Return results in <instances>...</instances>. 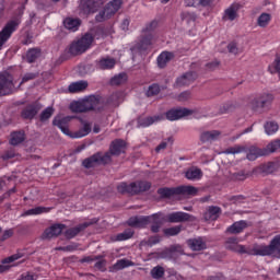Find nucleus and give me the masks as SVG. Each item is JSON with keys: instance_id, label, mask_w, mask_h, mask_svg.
I'll list each match as a JSON object with an SVG mask.
<instances>
[{"instance_id": "obj_1", "label": "nucleus", "mask_w": 280, "mask_h": 280, "mask_svg": "<svg viewBox=\"0 0 280 280\" xmlns=\"http://www.w3.org/2000/svg\"><path fill=\"white\" fill-rule=\"evenodd\" d=\"M120 93L112 94L107 101L104 100L101 95H90L83 101L73 102L70 104V109L72 113H89L95 110V113H102L106 110V106H119Z\"/></svg>"}, {"instance_id": "obj_2", "label": "nucleus", "mask_w": 280, "mask_h": 280, "mask_svg": "<svg viewBox=\"0 0 280 280\" xmlns=\"http://www.w3.org/2000/svg\"><path fill=\"white\" fill-rule=\"evenodd\" d=\"M104 30L103 28H94L89 33H85L80 39L77 42H72L69 47V54L71 56H80L84 54V51L91 49V45H93V40H100V38H104Z\"/></svg>"}, {"instance_id": "obj_3", "label": "nucleus", "mask_w": 280, "mask_h": 280, "mask_svg": "<svg viewBox=\"0 0 280 280\" xmlns=\"http://www.w3.org/2000/svg\"><path fill=\"white\" fill-rule=\"evenodd\" d=\"M161 218V212L147 217H131L127 221V224L128 226H132L133 229H145L148 224H151V233H159L161 231V228L163 226Z\"/></svg>"}, {"instance_id": "obj_4", "label": "nucleus", "mask_w": 280, "mask_h": 280, "mask_svg": "<svg viewBox=\"0 0 280 280\" xmlns=\"http://www.w3.org/2000/svg\"><path fill=\"white\" fill-rule=\"evenodd\" d=\"M254 256L256 257H275L280 259V234L276 235L269 243L254 244Z\"/></svg>"}, {"instance_id": "obj_5", "label": "nucleus", "mask_w": 280, "mask_h": 280, "mask_svg": "<svg viewBox=\"0 0 280 280\" xmlns=\"http://www.w3.org/2000/svg\"><path fill=\"white\" fill-rule=\"evenodd\" d=\"M241 152H246L248 161H257L259 156H268V150L266 148H259L252 145L248 149L244 145L236 144L234 147H230L224 151V154H241Z\"/></svg>"}, {"instance_id": "obj_6", "label": "nucleus", "mask_w": 280, "mask_h": 280, "mask_svg": "<svg viewBox=\"0 0 280 280\" xmlns=\"http://www.w3.org/2000/svg\"><path fill=\"white\" fill-rule=\"evenodd\" d=\"M159 27V22L153 20L143 28L142 34L136 44V49L139 51H147L152 47V40H154V30Z\"/></svg>"}, {"instance_id": "obj_7", "label": "nucleus", "mask_w": 280, "mask_h": 280, "mask_svg": "<svg viewBox=\"0 0 280 280\" xmlns=\"http://www.w3.org/2000/svg\"><path fill=\"white\" fill-rule=\"evenodd\" d=\"M152 184L145 180H137L133 183L122 182L118 184L117 191L118 194H128L129 196H138V194H143V191H149Z\"/></svg>"}, {"instance_id": "obj_8", "label": "nucleus", "mask_w": 280, "mask_h": 280, "mask_svg": "<svg viewBox=\"0 0 280 280\" xmlns=\"http://www.w3.org/2000/svg\"><path fill=\"white\" fill-rule=\"evenodd\" d=\"M224 248L231 250L232 253H237L238 255H252L255 256V244L253 245H240L237 236L228 237L224 241Z\"/></svg>"}, {"instance_id": "obj_9", "label": "nucleus", "mask_w": 280, "mask_h": 280, "mask_svg": "<svg viewBox=\"0 0 280 280\" xmlns=\"http://www.w3.org/2000/svg\"><path fill=\"white\" fill-rule=\"evenodd\" d=\"M158 194L162 198H172V196H196L198 188L194 186H179L176 188H159Z\"/></svg>"}, {"instance_id": "obj_10", "label": "nucleus", "mask_w": 280, "mask_h": 280, "mask_svg": "<svg viewBox=\"0 0 280 280\" xmlns=\"http://www.w3.org/2000/svg\"><path fill=\"white\" fill-rule=\"evenodd\" d=\"M110 153L96 152L92 156L83 160L82 165L85 170H91V167H97V165H108L112 163Z\"/></svg>"}, {"instance_id": "obj_11", "label": "nucleus", "mask_w": 280, "mask_h": 280, "mask_svg": "<svg viewBox=\"0 0 280 280\" xmlns=\"http://www.w3.org/2000/svg\"><path fill=\"white\" fill-rule=\"evenodd\" d=\"M14 91V77L8 72H0V97L12 94Z\"/></svg>"}, {"instance_id": "obj_12", "label": "nucleus", "mask_w": 280, "mask_h": 280, "mask_svg": "<svg viewBox=\"0 0 280 280\" xmlns=\"http://www.w3.org/2000/svg\"><path fill=\"white\" fill-rule=\"evenodd\" d=\"M21 25V20H11L5 24V26L0 32V51L3 49V45L10 40V37L14 32H16V28Z\"/></svg>"}, {"instance_id": "obj_13", "label": "nucleus", "mask_w": 280, "mask_h": 280, "mask_svg": "<svg viewBox=\"0 0 280 280\" xmlns=\"http://www.w3.org/2000/svg\"><path fill=\"white\" fill-rule=\"evenodd\" d=\"M161 222H168L170 224H178L180 222H189L191 221V218H194L191 214L183 212V211H177V212H171L166 215L161 212Z\"/></svg>"}, {"instance_id": "obj_14", "label": "nucleus", "mask_w": 280, "mask_h": 280, "mask_svg": "<svg viewBox=\"0 0 280 280\" xmlns=\"http://www.w3.org/2000/svg\"><path fill=\"white\" fill-rule=\"evenodd\" d=\"M102 5H104V0H81L79 11L81 14H95Z\"/></svg>"}, {"instance_id": "obj_15", "label": "nucleus", "mask_w": 280, "mask_h": 280, "mask_svg": "<svg viewBox=\"0 0 280 280\" xmlns=\"http://www.w3.org/2000/svg\"><path fill=\"white\" fill-rule=\"evenodd\" d=\"M71 119H73V117L71 116H56L52 120V126H57V128H60L63 135L72 137L73 133H71V131L69 130V124L71 122Z\"/></svg>"}, {"instance_id": "obj_16", "label": "nucleus", "mask_w": 280, "mask_h": 280, "mask_svg": "<svg viewBox=\"0 0 280 280\" xmlns=\"http://www.w3.org/2000/svg\"><path fill=\"white\" fill-rule=\"evenodd\" d=\"M194 112L187 108H173L166 112V119L168 121H177V119H183V117H188V115H192Z\"/></svg>"}, {"instance_id": "obj_17", "label": "nucleus", "mask_w": 280, "mask_h": 280, "mask_svg": "<svg viewBox=\"0 0 280 280\" xmlns=\"http://www.w3.org/2000/svg\"><path fill=\"white\" fill-rule=\"evenodd\" d=\"M65 229H67V225L62 223L52 224L44 231L42 237L43 240H51L54 237H58V235H60Z\"/></svg>"}, {"instance_id": "obj_18", "label": "nucleus", "mask_w": 280, "mask_h": 280, "mask_svg": "<svg viewBox=\"0 0 280 280\" xmlns=\"http://www.w3.org/2000/svg\"><path fill=\"white\" fill-rule=\"evenodd\" d=\"M273 101L275 96L272 94H262L260 97L255 98L252 105L254 110H259V108H268Z\"/></svg>"}, {"instance_id": "obj_19", "label": "nucleus", "mask_w": 280, "mask_h": 280, "mask_svg": "<svg viewBox=\"0 0 280 280\" xmlns=\"http://www.w3.org/2000/svg\"><path fill=\"white\" fill-rule=\"evenodd\" d=\"M121 152H126V141L116 139L112 142L109 151L105 152V154H109V159L113 160L112 156H119Z\"/></svg>"}, {"instance_id": "obj_20", "label": "nucleus", "mask_w": 280, "mask_h": 280, "mask_svg": "<svg viewBox=\"0 0 280 280\" xmlns=\"http://www.w3.org/2000/svg\"><path fill=\"white\" fill-rule=\"evenodd\" d=\"M42 106L38 103L27 105L21 112L22 119H34L40 112Z\"/></svg>"}, {"instance_id": "obj_21", "label": "nucleus", "mask_w": 280, "mask_h": 280, "mask_svg": "<svg viewBox=\"0 0 280 280\" xmlns=\"http://www.w3.org/2000/svg\"><path fill=\"white\" fill-rule=\"evenodd\" d=\"M24 254L19 252L16 254H13L4 259L1 260L0 264V275H3V272L10 271V268H12V265L8 264H13V261H19V259L23 258Z\"/></svg>"}, {"instance_id": "obj_22", "label": "nucleus", "mask_w": 280, "mask_h": 280, "mask_svg": "<svg viewBox=\"0 0 280 280\" xmlns=\"http://www.w3.org/2000/svg\"><path fill=\"white\" fill-rule=\"evenodd\" d=\"M198 79V73L194 71H188L184 73L182 77L176 79V86H189V84H194Z\"/></svg>"}, {"instance_id": "obj_23", "label": "nucleus", "mask_w": 280, "mask_h": 280, "mask_svg": "<svg viewBox=\"0 0 280 280\" xmlns=\"http://www.w3.org/2000/svg\"><path fill=\"white\" fill-rule=\"evenodd\" d=\"M93 224V222H84L81 223L74 228H70L65 232V235L67 237V240H73V237H75L77 235H80V233H82V231H85V229H89V226H91Z\"/></svg>"}, {"instance_id": "obj_24", "label": "nucleus", "mask_w": 280, "mask_h": 280, "mask_svg": "<svg viewBox=\"0 0 280 280\" xmlns=\"http://www.w3.org/2000/svg\"><path fill=\"white\" fill-rule=\"evenodd\" d=\"M245 229H248V222L244 220L236 221L226 229L225 233H229L230 235H240V233H244Z\"/></svg>"}, {"instance_id": "obj_25", "label": "nucleus", "mask_w": 280, "mask_h": 280, "mask_svg": "<svg viewBox=\"0 0 280 280\" xmlns=\"http://www.w3.org/2000/svg\"><path fill=\"white\" fill-rule=\"evenodd\" d=\"M80 25H82V20L79 18L69 16L63 20V27L69 30V32H78V30H80Z\"/></svg>"}, {"instance_id": "obj_26", "label": "nucleus", "mask_w": 280, "mask_h": 280, "mask_svg": "<svg viewBox=\"0 0 280 280\" xmlns=\"http://www.w3.org/2000/svg\"><path fill=\"white\" fill-rule=\"evenodd\" d=\"M114 14H117V11H115V9L107 3L104 10L95 16V20L97 23H103V21H107V19H110V16H114Z\"/></svg>"}, {"instance_id": "obj_27", "label": "nucleus", "mask_w": 280, "mask_h": 280, "mask_svg": "<svg viewBox=\"0 0 280 280\" xmlns=\"http://www.w3.org/2000/svg\"><path fill=\"white\" fill-rule=\"evenodd\" d=\"M237 12H240V4H231L223 14V21H235L237 18Z\"/></svg>"}, {"instance_id": "obj_28", "label": "nucleus", "mask_w": 280, "mask_h": 280, "mask_svg": "<svg viewBox=\"0 0 280 280\" xmlns=\"http://www.w3.org/2000/svg\"><path fill=\"white\" fill-rule=\"evenodd\" d=\"M222 214V208L218 206H210L207 212L203 214L206 221L212 220L215 221Z\"/></svg>"}, {"instance_id": "obj_29", "label": "nucleus", "mask_w": 280, "mask_h": 280, "mask_svg": "<svg viewBox=\"0 0 280 280\" xmlns=\"http://www.w3.org/2000/svg\"><path fill=\"white\" fill-rule=\"evenodd\" d=\"M220 135L222 133L218 130L203 131L200 135V141L201 143H211V141H218V139H220Z\"/></svg>"}, {"instance_id": "obj_30", "label": "nucleus", "mask_w": 280, "mask_h": 280, "mask_svg": "<svg viewBox=\"0 0 280 280\" xmlns=\"http://www.w3.org/2000/svg\"><path fill=\"white\" fill-rule=\"evenodd\" d=\"M25 141V131L24 130H18L12 131L10 135L9 143L11 145H21Z\"/></svg>"}, {"instance_id": "obj_31", "label": "nucleus", "mask_w": 280, "mask_h": 280, "mask_svg": "<svg viewBox=\"0 0 280 280\" xmlns=\"http://www.w3.org/2000/svg\"><path fill=\"white\" fill-rule=\"evenodd\" d=\"M187 245L192 249V250H205L207 248V243L202 241V237L198 238H189L187 241Z\"/></svg>"}, {"instance_id": "obj_32", "label": "nucleus", "mask_w": 280, "mask_h": 280, "mask_svg": "<svg viewBox=\"0 0 280 280\" xmlns=\"http://www.w3.org/2000/svg\"><path fill=\"white\" fill-rule=\"evenodd\" d=\"M115 65H117V61L114 58L106 57L100 59L97 67L102 69V71H106L107 69H114Z\"/></svg>"}, {"instance_id": "obj_33", "label": "nucleus", "mask_w": 280, "mask_h": 280, "mask_svg": "<svg viewBox=\"0 0 280 280\" xmlns=\"http://www.w3.org/2000/svg\"><path fill=\"white\" fill-rule=\"evenodd\" d=\"M173 58H174V52H170V51L162 52L158 57V67H160V69H165V67H167V62H170V60H173Z\"/></svg>"}, {"instance_id": "obj_34", "label": "nucleus", "mask_w": 280, "mask_h": 280, "mask_svg": "<svg viewBox=\"0 0 280 280\" xmlns=\"http://www.w3.org/2000/svg\"><path fill=\"white\" fill-rule=\"evenodd\" d=\"M89 88V82L86 81H78L71 83L68 88L69 93H82V91H86Z\"/></svg>"}, {"instance_id": "obj_35", "label": "nucleus", "mask_w": 280, "mask_h": 280, "mask_svg": "<svg viewBox=\"0 0 280 280\" xmlns=\"http://www.w3.org/2000/svg\"><path fill=\"white\" fill-rule=\"evenodd\" d=\"M185 176L188 180H200L202 178V170L192 166L187 170Z\"/></svg>"}, {"instance_id": "obj_36", "label": "nucleus", "mask_w": 280, "mask_h": 280, "mask_svg": "<svg viewBox=\"0 0 280 280\" xmlns=\"http://www.w3.org/2000/svg\"><path fill=\"white\" fill-rule=\"evenodd\" d=\"M91 132V124L89 122H83V127L72 133L71 138L72 139H82V137H86Z\"/></svg>"}, {"instance_id": "obj_37", "label": "nucleus", "mask_w": 280, "mask_h": 280, "mask_svg": "<svg viewBox=\"0 0 280 280\" xmlns=\"http://www.w3.org/2000/svg\"><path fill=\"white\" fill-rule=\"evenodd\" d=\"M49 211H51V208H47V207H36V208H32L30 210H26L23 215H40L42 213H49Z\"/></svg>"}, {"instance_id": "obj_38", "label": "nucleus", "mask_w": 280, "mask_h": 280, "mask_svg": "<svg viewBox=\"0 0 280 280\" xmlns=\"http://www.w3.org/2000/svg\"><path fill=\"white\" fill-rule=\"evenodd\" d=\"M126 82H128V74L124 72L115 75L110 80L112 86H121V84H126Z\"/></svg>"}, {"instance_id": "obj_39", "label": "nucleus", "mask_w": 280, "mask_h": 280, "mask_svg": "<svg viewBox=\"0 0 280 280\" xmlns=\"http://www.w3.org/2000/svg\"><path fill=\"white\" fill-rule=\"evenodd\" d=\"M270 21H272V15L270 13H261L257 19V25L259 27H268Z\"/></svg>"}, {"instance_id": "obj_40", "label": "nucleus", "mask_w": 280, "mask_h": 280, "mask_svg": "<svg viewBox=\"0 0 280 280\" xmlns=\"http://www.w3.org/2000/svg\"><path fill=\"white\" fill-rule=\"evenodd\" d=\"M183 231V225H175L172 228H166L163 230V234L165 237H175V235H179V233Z\"/></svg>"}, {"instance_id": "obj_41", "label": "nucleus", "mask_w": 280, "mask_h": 280, "mask_svg": "<svg viewBox=\"0 0 280 280\" xmlns=\"http://www.w3.org/2000/svg\"><path fill=\"white\" fill-rule=\"evenodd\" d=\"M40 58V49L38 48H32L26 52V60L27 62H36Z\"/></svg>"}, {"instance_id": "obj_42", "label": "nucleus", "mask_w": 280, "mask_h": 280, "mask_svg": "<svg viewBox=\"0 0 280 280\" xmlns=\"http://www.w3.org/2000/svg\"><path fill=\"white\" fill-rule=\"evenodd\" d=\"M159 116H149L145 118H139L138 119V125L141 126V128H148V126H152L154 121H159Z\"/></svg>"}, {"instance_id": "obj_43", "label": "nucleus", "mask_w": 280, "mask_h": 280, "mask_svg": "<svg viewBox=\"0 0 280 280\" xmlns=\"http://www.w3.org/2000/svg\"><path fill=\"white\" fill-rule=\"evenodd\" d=\"M257 172L258 174H272V172H275V162L261 164L258 166Z\"/></svg>"}, {"instance_id": "obj_44", "label": "nucleus", "mask_w": 280, "mask_h": 280, "mask_svg": "<svg viewBox=\"0 0 280 280\" xmlns=\"http://www.w3.org/2000/svg\"><path fill=\"white\" fill-rule=\"evenodd\" d=\"M267 150V156L268 154H272L275 152H280V139H276L271 141L266 148Z\"/></svg>"}, {"instance_id": "obj_45", "label": "nucleus", "mask_w": 280, "mask_h": 280, "mask_svg": "<svg viewBox=\"0 0 280 280\" xmlns=\"http://www.w3.org/2000/svg\"><path fill=\"white\" fill-rule=\"evenodd\" d=\"M135 235V230L132 229H127L122 233L117 234L116 240L118 242H125V240H130Z\"/></svg>"}, {"instance_id": "obj_46", "label": "nucleus", "mask_w": 280, "mask_h": 280, "mask_svg": "<svg viewBox=\"0 0 280 280\" xmlns=\"http://www.w3.org/2000/svg\"><path fill=\"white\" fill-rule=\"evenodd\" d=\"M164 276H165V268L161 266H156L151 270L152 279H163Z\"/></svg>"}, {"instance_id": "obj_47", "label": "nucleus", "mask_w": 280, "mask_h": 280, "mask_svg": "<svg viewBox=\"0 0 280 280\" xmlns=\"http://www.w3.org/2000/svg\"><path fill=\"white\" fill-rule=\"evenodd\" d=\"M159 93H161V85L153 83L147 91V97H154V95H159Z\"/></svg>"}, {"instance_id": "obj_48", "label": "nucleus", "mask_w": 280, "mask_h": 280, "mask_svg": "<svg viewBox=\"0 0 280 280\" xmlns=\"http://www.w3.org/2000/svg\"><path fill=\"white\" fill-rule=\"evenodd\" d=\"M277 130H279V125L275 121H268L265 125V132H267V135H275Z\"/></svg>"}, {"instance_id": "obj_49", "label": "nucleus", "mask_w": 280, "mask_h": 280, "mask_svg": "<svg viewBox=\"0 0 280 280\" xmlns=\"http://www.w3.org/2000/svg\"><path fill=\"white\" fill-rule=\"evenodd\" d=\"M128 266H132L130 260L120 259L113 266V270H124V268H128Z\"/></svg>"}, {"instance_id": "obj_50", "label": "nucleus", "mask_w": 280, "mask_h": 280, "mask_svg": "<svg viewBox=\"0 0 280 280\" xmlns=\"http://www.w3.org/2000/svg\"><path fill=\"white\" fill-rule=\"evenodd\" d=\"M54 115V107H47L39 116L40 121H47Z\"/></svg>"}, {"instance_id": "obj_51", "label": "nucleus", "mask_w": 280, "mask_h": 280, "mask_svg": "<svg viewBox=\"0 0 280 280\" xmlns=\"http://www.w3.org/2000/svg\"><path fill=\"white\" fill-rule=\"evenodd\" d=\"M94 268H96V270H100L101 272H106V259H104V256L96 260Z\"/></svg>"}, {"instance_id": "obj_52", "label": "nucleus", "mask_w": 280, "mask_h": 280, "mask_svg": "<svg viewBox=\"0 0 280 280\" xmlns=\"http://www.w3.org/2000/svg\"><path fill=\"white\" fill-rule=\"evenodd\" d=\"M14 156H16V151L14 149H9V150L4 151L1 159L3 161H10V159H14Z\"/></svg>"}, {"instance_id": "obj_53", "label": "nucleus", "mask_w": 280, "mask_h": 280, "mask_svg": "<svg viewBox=\"0 0 280 280\" xmlns=\"http://www.w3.org/2000/svg\"><path fill=\"white\" fill-rule=\"evenodd\" d=\"M38 73L28 72L23 78L20 84H25V82H30V80H36Z\"/></svg>"}, {"instance_id": "obj_54", "label": "nucleus", "mask_w": 280, "mask_h": 280, "mask_svg": "<svg viewBox=\"0 0 280 280\" xmlns=\"http://www.w3.org/2000/svg\"><path fill=\"white\" fill-rule=\"evenodd\" d=\"M171 250H172L173 257H177V255H183V253H185L183 249V246L180 245L171 246Z\"/></svg>"}, {"instance_id": "obj_55", "label": "nucleus", "mask_w": 280, "mask_h": 280, "mask_svg": "<svg viewBox=\"0 0 280 280\" xmlns=\"http://www.w3.org/2000/svg\"><path fill=\"white\" fill-rule=\"evenodd\" d=\"M121 3H124L122 0H113L108 2L109 7L113 8L114 11L119 12L121 8Z\"/></svg>"}, {"instance_id": "obj_56", "label": "nucleus", "mask_w": 280, "mask_h": 280, "mask_svg": "<svg viewBox=\"0 0 280 280\" xmlns=\"http://www.w3.org/2000/svg\"><path fill=\"white\" fill-rule=\"evenodd\" d=\"M102 255L98 256H86L81 259V264H91V261H97L98 259H102Z\"/></svg>"}, {"instance_id": "obj_57", "label": "nucleus", "mask_w": 280, "mask_h": 280, "mask_svg": "<svg viewBox=\"0 0 280 280\" xmlns=\"http://www.w3.org/2000/svg\"><path fill=\"white\" fill-rule=\"evenodd\" d=\"M177 100H178V102H187L188 100H191V92H189V91L182 92L178 95Z\"/></svg>"}, {"instance_id": "obj_58", "label": "nucleus", "mask_w": 280, "mask_h": 280, "mask_svg": "<svg viewBox=\"0 0 280 280\" xmlns=\"http://www.w3.org/2000/svg\"><path fill=\"white\" fill-rule=\"evenodd\" d=\"M161 257H163L164 259H173L174 254L172 253V247H168L161 252Z\"/></svg>"}, {"instance_id": "obj_59", "label": "nucleus", "mask_w": 280, "mask_h": 280, "mask_svg": "<svg viewBox=\"0 0 280 280\" xmlns=\"http://www.w3.org/2000/svg\"><path fill=\"white\" fill-rule=\"evenodd\" d=\"M161 242L160 235L150 236L148 240V246H154V244H159Z\"/></svg>"}, {"instance_id": "obj_60", "label": "nucleus", "mask_w": 280, "mask_h": 280, "mask_svg": "<svg viewBox=\"0 0 280 280\" xmlns=\"http://www.w3.org/2000/svg\"><path fill=\"white\" fill-rule=\"evenodd\" d=\"M218 67H220V62L219 61H211V62L206 65V69L208 71H215V69H218Z\"/></svg>"}, {"instance_id": "obj_61", "label": "nucleus", "mask_w": 280, "mask_h": 280, "mask_svg": "<svg viewBox=\"0 0 280 280\" xmlns=\"http://www.w3.org/2000/svg\"><path fill=\"white\" fill-rule=\"evenodd\" d=\"M228 49H229L230 54L237 55L238 54L237 43H235V42L230 43L228 45Z\"/></svg>"}, {"instance_id": "obj_62", "label": "nucleus", "mask_w": 280, "mask_h": 280, "mask_svg": "<svg viewBox=\"0 0 280 280\" xmlns=\"http://www.w3.org/2000/svg\"><path fill=\"white\" fill-rule=\"evenodd\" d=\"M18 280H36V278H34V273L27 271V272H24L20 276V279Z\"/></svg>"}, {"instance_id": "obj_63", "label": "nucleus", "mask_w": 280, "mask_h": 280, "mask_svg": "<svg viewBox=\"0 0 280 280\" xmlns=\"http://www.w3.org/2000/svg\"><path fill=\"white\" fill-rule=\"evenodd\" d=\"M12 235H14V231L13 230L4 231L2 236H1V242H5V240H10V237H12Z\"/></svg>"}, {"instance_id": "obj_64", "label": "nucleus", "mask_w": 280, "mask_h": 280, "mask_svg": "<svg viewBox=\"0 0 280 280\" xmlns=\"http://www.w3.org/2000/svg\"><path fill=\"white\" fill-rule=\"evenodd\" d=\"M235 180H246V174L244 172H238L234 174Z\"/></svg>"}]
</instances>
